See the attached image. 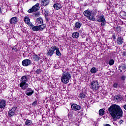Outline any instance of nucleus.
<instances>
[{
	"label": "nucleus",
	"instance_id": "nucleus-1",
	"mask_svg": "<svg viewBox=\"0 0 126 126\" xmlns=\"http://www.w3.org/2000/svg\"><path fill=\"white\" fill-rule=\"evenodd\" d=\"M108 111L114 121H117V119H121L123 117V110L119 105L112 104L108 108Z\"/></svg>",
	"mask_w": 126,
	"mask_h": 126
},
{
	"label": "nucleus",
	"instance_id": "nucleus-2",
	"mask_svg": "<svg viewBox=\"0 0 126 126\" xmlns=\"http://www.w3.org/2000/svg\"><path fill=\"white\" fill-rule=\"evenodd\" d=\"M20 81V87L23 90H25V89L28 87V84L27 83L28 81V75H25V76H22Z\"/></svg>",
	"mask_w": 126,
	"mask_h": 126
},
{
	"label": "nucleus",
	"instance_id": "nucleus-3",
	"mask_svg": "<svg viewBox=\"0 0 126 126\" xmlns=\"http://www.w3.org/2000/svg\"><path fill=\"white\" fill-rule=\"evenodd\" d=\"M71 79V75L69 72H64L62 74L61 77L62 82L64 83V84H67L69 82V80Z\"/></svg>",
	"mask_w": 126,
	"mask_h": 126
},
{
	"label": "nucleus",
	"instance_id": "nucleus-4",
	"mask_svg": "<svg viewBox=\"0 0 126 126\" xmlns=\"http://www.w3.org/2000/svg\"><path fill=\"white\" fill-rule=\"evenodd\" d=\"M91 89H92L93 91L96 92L99 88H100V85L97 81H93L91 83Z\"/></svg>",
	"mask_w": 126,
	"mask_h": 126
},
{
	"label": "nucleus",
	"instance_id": "nucleus-5",
	"mask_svg": "<svg viewBox=\"0 0 126 126\" xmlns=\"http://www.w3.org/2000/svg\"><path fill=\"white\" fill-rule=\"evenodd\" d=\"M83 14L85 16L89 18V20H92L93 21L95 20V18H94V14L92 12V11L86 10L84 12Z\"/></svg>",
	"mask_w": 126,
	"mask_h": 126
},
{
	"label": "nucleus",
	"instance_id": "nucleus-6",
	"mask_svg": "<svg viewBox=\"0 0 126 126\" xmlns=\"http://www.w3.org/2000/svg\"><path fill=\"white\" fill-rule=\"evenodd\" d=\"M40 9V5L38 3H36L35 5L33 6L32 8L28 10L29 13H32V12H36L37 10Z\"/></svg>",
	"mask_w": 126,
	"mask_h": 126
},
{
	"label": "nucleus",
	"instance_id": "nucleus-7",
	"mask_svg": "<svg viewBox=\"0 0 126 126\" xmlns=\"http://www.w3.org/2000/svg\"><path fill=\"white\" fill-rule=\"evenodd\" d=\"M97 22H101V26H105L106 25V20L104 16H98L97 17Z\"/></svg>",
	"mask_w": 126,
	"mask_h": 126
},
{
	"label": "nucleus",
	"instance_id": "nucleus-8",
	"mask_svg": "<svg viewBox=\"0 0 126 126\" xmlns=\"http://www.w3.org/2000/svg\"><path fill=\"white\" fill-rule=\"evenodd\" d=\"M55 53V46H53L49 49L47 53V56L48 57H52L54 53Z\"/></svg>",
	"mask_w": 126,
	"mask_h": 126
},
{
	"label": "nucleus",
	"instance_id": "nucleus-9",
	"mask_svg": "<svg viewBox=\"0 0 126 126\" xmlns=\"http://www.w3.org/2000/svg\"><path fill=\"white\" fill-rule=\"evenodd\" d=\"M22 64L23 66H28L31 64V60L29 59H25L22 62Z\"/></svg>",
	"mask_w": 126,
	"mask_h": 126
},
{
	"label": "nucleus",
	"instance_id": "nucleus-10",
	"mask_svg": "<svg viewBox=\"0 0 126 126\" xmlns=\"http://www.w3.org/2000/svg\"><path fill=\"white\" fill-rule=\"evenodd\" d=\"M17 109V107H13L11 110L8 111L9 117H13L15 114V111Z\"/></svg>",
	"mask_w": 126,
	"mask_h": 126
},
{
	"label": "nucleus",
	"instance_id": "nucleus-11",
	"mask_svg": "<svg viewBox=\"0 0 126 126\" xmlns=\"http://www.w3.org/2000/svg\"><path fill=\"white\" fill-rule=\"evenodd\" d=\"M25 94L28 96H32V94H34V91L32 90L31 88H28L26 91Z\"/></svg>",
	"mask_w": 126,
	"mask_h": 126
},
{
	"label": "nucleus",
	"instance_id": "nucleus-12",
	"mask_svg": "<svg viewBox=\"0 0 126 126\" xmlns=\"http://www.w3.org/2000/svg\"><path fill=\"white\" fill-rule=\"evenodd\" d=\"M71 109L74 111H79L81 109L80 105H78L76 104H73L71 105Z\"/></svg>",
	"mask_w": 126,
	"mask_h": 126
},
{
	"label": "nucleus",
	"instance_id": "nucleus-13",
	"mask_svg": "<svg viewBox=\"0 0 126 126\" xmlns=\"http://www.w3.org/2000/svg\"><path fill=\"white\" fill-rule=\"evenodd\" d=\"M124 43V37L118 36L117 37V43L118 45H123Z\"/></svg>",
	"mask_w": 126,
	"mask_h": 126
},
{
	"label": "nucleus",
	"instance_id": "nucleus-14",
	"mask_svg": "<svg viewBox=\"0 0 126 126\" xmlns=\"http://www.w3.org/2000/svg\"><path fill=\"white\" fill-rule=\"evenodd\" d=\"M18 22V19H17V17H14L10 19L9 20V22L10 24H15V23H17V22Z\"/></svg>",
	"mask_w": 126,
	"mask_h": 126
},
{
	"label": "nucleus",
	"instance_id": "nucleus-15",
	"mask_svg": "<svg viewBox=\"0 0 126 126\" xmlns=\"http://www.w3.org/2000/svg\"><path fill=\"white\" fill-rule=\"evenodd\" d=\"M6 101L4 99L0 101V109H3L5 107Z\"/></svg>",
	"mask_w": 126,
	"mask_h": 126
},
{
	"label": "nucleus",
	"instance_id": "nucleus-16",
	"mask_svg": "<svg viewBox=\"0 0 126 126\" xmlns=\"http://www.w3.org/2000/svg\"><path fill=\"white\" fill-rule=\"evenodd\" d=\"M53 7L55 9H57V10H59V9H61V8H62V4L59 3H55L53 5Z\"/></svg>",
	"mask_w": 126,
	"mask_h": 126
},
{
	"label": "nucleus",
	"instance_id": "nucleus-17",
	"mask_svg": "<svg viewBox=\"0 0 126 126\" xmlns=\"http://www.w3.org/2000/svg\"><path fill=\"white\" fill-rule=\"evenodd\" d=\"M49 2H50V1L49 0H42L41 3L42 6H47V5L49 4Z\"/></svg>",
	"mask_w": 126,
	"mask_h": 126
},
{
	"label": "nucleus",
	"instance_id": "nucleus-18",
	"mask_svg": "<svg viewBox=\"0 0 126 126\" xmlns=\"http://www.w3.org/2000/svg\"><path fill=\"white\" fill-rule=\"evenodd\" d=\"M54 51H56V53L57 56H58V57H61V56H62V53L60 52V49L58 47H57V46H54Z\"/></svg>",
	"mask_w": 126,
	"mask_h": 126
},
{
	"label": "nucleus",
	"instance_id": "nucleus-19",
	"mask_svg": "<svg viewBox=\"0 0 126 126\" xmlns=\"http://www.w3.org/2000/svg\"><path fill=\"white\" fill-rule=\"evenodd\" d=\"M32 59L34 62H38L40 60V57L38 55L33 54L32 56Z\"/></svg>",
	"mask_w": 126,
	"mask_h": 126
},
{
	"label": "nucleus",
	"instance_id": "nucleus-20",
	"mask_svg": "<svg viewBox=\"0 0 126 126\" xmlns=\"http://www.w3.org/2000/svg\"><path fill=\"white\" fill-rule=\"evenodd\" d=\"M72 37L74 39H77V38L79 37V33H78V32H73L72 34Z\"/></svg>",
	"mask_w": 126,
	"mask_h": 126
},
{
	"label": "nucleus",
	"instance_id": "nucleus-21",
	"mask_svg": "<svg viewBox=\"0 0 126 126\" xmlns=\"http://www.w3.org/2000/svg\"><path fill=\"white\" fill-rule=\"evenodd\" d=\"M122 68V69L123 70H125L126 69V65L125 63H121L120 65H119V70H120V69Z\"/></svg>",
	"mask_w": 126,
	"mask_h": 126
},
{
	"label": "nucleus",
	"instance_id": "nucleus-22",
	"mask_svg": "<svg viewBox=\"0 0 126 126\" xmlns=\"http://www.w3.org/2000/svg\"><path fill=\"white\" fill-rule=\"evenodd\" d=\"M24 20L27 24H30V19L28 16L25 17Z\"/></svg>",
	"mask_w": 126,
	"mask_h": 126
},
{
	"label": "nucleus",
	"instance_id": "nucleus-23",
	"mask_svg": "<svg viewBox=\"0 0 126 126\" xmlns=\"http://www.w3.org/2000/svg\"><path fill=\"white\" fill-rule=\"evenodd\" d=\"M46 27L45 24H42L38 26V28L39 29L40 31H43L44 30V29Z\"/></svg>",
	"mask_w": 126,
	"mask_h": 126
},
{
	"label": "nucleus",
	"instance_id": "nucleus-24",
	"mask_svg": "<svg viewBox=\"0 0 126 126\" xmlns=\"http://www.w3.org/2000/svg\"><path fill=\"white\" fill-rule=\"evenodd\" d=\"M36 22L38 24H43V19L42 18H38L36 19Z\"/></svg>",
	"mask_w": 126,
	"mask_h": 126
},
{
	"label": "nucleus",
	"instance_id": "nucleus-25",
	"mask_svg": "<svg viewBox=\"0 0 126 126\" xmlns=\"http://www.w3.org/2000/svg\"><path fill=\"white\" fill-rule=\"evenodd\" d=\"M81 25H82V24H81L80 22H77L75 24V27L76 28H80V27H81Z\"/></svg>",
	"mask_w": 126,
	"mask_h": 126
},
{
	"label": "nucleus",
	"instance_id": "nucleus-26",
	"mask_svg": "<svg viewBox=\"0 0 126 126\" xmlns=\"http://www.w3.org/2000/svg\"><path fill=\"white\" fill-rule=\"evenodd\" d=\"M79 97L81 99H84V98H86V94L83 93L80 94Z\"/></svg>",
	"mask_w": 126,
	"mask_h": 126
},
{
	"label": "nucleus",
	"instance_id": "nucleus-27",
	"mask_svg": "<svg viewBox=\"0 0 126 126\" xmlns=\"http://www.w3.org/2000/svg\"><path fill=\"white\" fill-rule=\"evenodd\" d=\"M26 126H31L32 125V121L27 119L25 122Z\"/></svg>",
	"mask_w": 126,
	"mask_h": 126
},
{
	"label": "nucleus",
	"instance_id": "nucleus-28",
	"mask_svg": "<svg viewBox=\"0 0 126 126\" xmlns=\"http://www.w3.org/2000/svg\"><path fill=\"white\" fill-rule=\"evenodd\" d=\"M121 98H122V95H115L114 96V100H115V101H120Z\"/></svg>",
	"mask_w": 126,
	"mask_h": 126
},
{
	"label": "nucleus",
	"instance_id": "nucleus-29",
	"mask_svg": "<svg viewBox=\"0 0 126 126\" xmlns=\"http://www.w3.org/2000/svg\"><path fill=\"white\" fill-rule=\"evenodd\" d=\"M99 116H104L105 115V111L103 110V109H101L98 111Z\"/></svg>",
	"mask_w": 126,
	"mask_h": 126
},
{
	"label": "nucleus",
	"instance_id": "nucleus-30",
	"mask_svg": "<svg viewBox=\"0 0 126 126\" xmlns=\"http://www.w3.org/2000/svg\"><path fill=\"white\" fill-rule=\"evenodd\" d=\"M91 73H96L97 72V68L96 67H94L91 69Z\"/></svg>",
	"mask_w": 126,
	"mask_h": 126
},
{
	"label": "nucleus",
	"instance_id": "nucleus-31",
	"mask_svg": "<svg viewBox=\"0 0 126 126\" xmlns=\"http://www.w3.org/2000/svg\"><path fill=\"white\" fill-rule=\"evenodd\" d=\"M32 30H33V31H35V32L40 31L38 26H33L32 28Z\"/></svg>",
	"mask_w": 126,
	"mask_h": 126
},
{
	"label": "nucleus",
	"instance_id": "nucleus-32",
	"mask_svg": "<svg viewBox=\"0 0 126 126\" xmlns=\"http://www.w3.org/2000/svg\"><path fill=\"white\" fill-rule=\"evenodd\" d=\"M108 63L109 65H113V64L115 63V61H114L113 59H111L109 61Z\"/></svg>",
	"mask_w": 126,
	"mask_h": 126
},
{
	"label": "nucleus",
	"instance_id": "nucleus-33",
	"mask_svg": "<svg viewBox=\"0 0 126 126\" xmlns=\"http://www.w3.org/2000/svg\"><path fill=\"white\" fill-rule=\"evenodd\" d=\"M35 72L37 73V74H39V73L42 72V70L41 69H37V70L35 71Z\"/></svg>",
	"mask_w": 126,
	"mask_h": 126
},
{
	"label": "nucleus",
	"instance_id": "nucleus-34",
	"mask_svg": "<svg viewBox=\"0 0 126 126\" xmlns=\"http://www.w3.org/2000/svg\"><path fill=\"white\" fill-rule=\"evenodd\" d=\"M40 15V12H37V13H35L33 14V16L34 17H39V16Z\"/></svg>",
	"mask_w": 126,
	"mask_h": 126
},
{
	"label": "nucleus",
	"instance_id": "nucleus-35",
	"mask_svg": "<svg viewBox=\"0 0 126 126\" xmlns=\"http://www.w3.org/2000/svg\"><path fill=\"white\" fill-rule=\"evenodd\" d=\"M119 86V84L118 83H114L113 84V87L114 88H118V87Z\"/></svg>",
	"mask_w": 126,
	"mask_h": 126
},
{
	"label": "nucleus",
	"instance_id": "nucleus-36",
	"mask_svg": "<svg viewBox=\"0 0 126 126\" xmlns=\"http://www.w3.org/2000/svg\"><path fill=\"white\" fill-rule=\"evenodd\" d=\"M126 76L125 75H123L121 77V80H122L123 81H125V80H126Z\"/></svg>",
	"mask_w": 126,
	"mask_h": 126
},
{
	"label": "nucleus",
	"instance_id": "nucleus-37",
	"mask_svg": "<svg viewBox=\"0 0 126 126\" xmlns=\"http://www.w3.org/2000/svg\"><path fill=\"white\" fill-rule=\"evenodd\" d=\"M36 105H38V101H37V100H35V101L32 103V106H36Z\"/></svg>",
	"mask_w": 126,
	"mask_h": 126
},
{
	"label": "nucleus",
	"instance_id": "nucleus-38",
	"mask_svg": "<svg viewBox=\"0 0 126 126\" xmlns=\"http://www.w3.org/2000/svg\"><path fill=\"white\" fill-rule=\"evenodd\" d=\"M45 16H49V11L46 10L44 12Z\"/></svg>",
	"mask_w": 126,
	"mask_h": 126
},
{
	"label": "nucleus",
	"instance_id": "nucleus-39",
	"mask_svg": "<svg viewBox=\"0 0 126 126\" xmlns=\"http://www.w3.org/2000/svg\"><path fill=\"white\" fill-rule=\"evenodd\" d=\"M45 16L46 21H47V22H49V18L48 17V16Z\"/></svg>",
	"mask_w": 126,
	"mask_h": 126
},
{
	"label": "nucleus",
	"instance_id": "nucleus-40",
	"mask_svg": "<svg viewBox=\"0 0 126 126\" xmlns=\"http://www.w3.org/2000/svg\"><path fill=\"white\" fill-rule=\"evenodd\" d=\"M22 31H23L24 33H26V30H25V28H24L22 29Z\"/></svg>",
	"mask_w": 126,
	"mask_h": 126
},
{
	"label": "nucleus",
	"instance_id": "nucleus-41",
	"mask_svg": "<svg viewBox=\"0 0 126 126\" xmlns=\"http://www.w3.org/2000/svg\"><path fill=\"white\" fill-rule=\"evenodd\" d=\"M122 56L123 57H126V51L123 52Z\"/></svg>",
	"mask_w": 126,
	"mask_h": 126
},
{
	"label": "nucleus",
	"instance_id": "nucleus-42",
	"mask_svg": "<svg viewBox=\"0 0 126 126\" xmlns=\"http://www.w3.org/2000/svg\"><path fill=\"white\" fill-rule=\"evenodd\" d=\"M124 123V120H121L119 121V124L120 125H122V124H123Z\"/></svg>",
	"mask_w": 126,
	"mask_h": 126
},
{
	"label": "nucleus",
	"instance_id": "nucleus-43",
	"mask_svg": "<svg viewBox=\"0 0 126 126\" xmlns=\"http://www.w3.org/2000/svg\"><path fill=\"white\" fill-rule=\"evenodd\" d=\"M12 50H13V51H16V48H15V47H13V48H12Z\"/></svg>",
	"mask_w": 126,
	"mask_h": 126
},
{
	"label": "nucleus",
	"instance_id": "nucleus-44",
	"mask_svg": "<svg viewBox=\"0 0 126 126\" xmlns=\"http://www.w3.org/2000/svg\"><path fill=\"white\" fill-rule=\"evenodd\" d=\"M113 125L114 126H117V123H116V122H113Z\"/></svg>",
	"mask_w": 126,
	"mask_h": 126
},
{
	"label": "nucleus",
	"instance_id": "nucleus-45",
	"mask_svg": "<svg viewBox=\"0 0 126 126\" xmlns=\"http://www.w3.org/2000/svg\"><path fill=\"white\" fill-rule=\"evenodd\" d=\"M113 39H116V35H113Z\"/></svg>",
	"mask_w": 126,
	"mask_h": 126
},
{
	"label": "nucleus",
	"instance_id": "nucleus-46",
	"mask_svg": "<svg viewBox=\"0 0 126 126\" xmlns=\"http://www.w3.org/2000/svg\"><path fill=\"white\" fill-rule=\"evenodd\" d=\"M105 126H111V125H110V124H106Z\"/></svg>",
	"mask_w": 126,
	"mask_h": 126
},
{
	"label": "nucleus",
	"instance_id": "nucleus-47",
	"mask_svg": "<svg viewBox=\"0 0 126 126\" xmlns=\"http://www.w3.org/2000/svg\"><path fill=\"white\" fill-rule=\"evenodd\" d=\"M120 72H123V70L120 69Z\"/></svg>",
	"mask_w": 126,
	"mask_h": 126
},
{
	"label": "nucleus",
	"instance_id": "nucleus-48",
	"mask_svg": "<svg viewBox=\"0 0 126 126\" xmlns=\"http://www.w3.org/2000/svg\"><path fill=\"white\" fill-rule=\"evenodd\" d=\"M0 10H1V9H0V12H1Z\"/></svg>",
	"mask_w": 126,
	"mask_h": 126
},
{
	"label": "nucleus",
	"instance_id": "nucleus-49",
	"mask_svg": "<svg viewBox=\"0 0 126 126\" xmlns=\"http://www.w3.org/2000/svg\"><path fill=\"white\" fill-rule=\"evenodd\" d=\"M80 1H82V0H79Z\"/></svg>",
	"mask_w": 126,
	"mask_h": 126
},
{
	"label": "nucleus",
	"instance_id": "nucleus-50",
	"mask_svg": "<svg viewBox=\"0 0 126 126\" xmlns=\"http://www.w3.org/2000/svg\"><path fill=\"white\" fill-rule=\"evenodd\" d=\"M34 0L35 1H36V0Z\"/></svg>",
	"mask_w": 126,
	"mask_h": 126
}]
</instances>
